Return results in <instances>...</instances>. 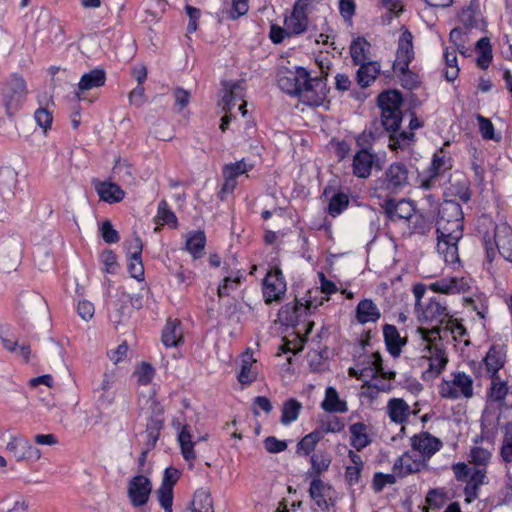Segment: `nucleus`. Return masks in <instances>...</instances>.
Listing matches in <instances>:
<instances>
[{"instance_id":"nucleus-1","label":"nucleus","mask_w":512,"mask_h":512,"mask_svg":"<svg viewBox=\"0 0 512 512\" xmlns=\"http://www.w3.org/2000/svg\"><path fill=\"white\" fill-rule=\"evenodd\" d=\"M464 213L461 205L452 199L441 204L436 221L437 250L448 264L459 262L458 242L463 236Z\"/></svg>"},{"instance_id":"nucleus-2","label":"nucleus","mask_w":512,"mask_h":512,"mask_svg":"<svg viewBox=\"0 0 512 512\" xmlns=\"http://www.w3.org/2000/svg\"><path fill=\"white\" fill-rule=\"evenodd\" d=\"M401 93L396 90L382 92L378 96V105L381 108V123L390 133V148L396 150L408 144L414 137L413 132H399L402 122Z\"/></svg>"},{"instance_id":"nucleus-3","label":"nucleus","mask_w":512,"mask_h":512,"mask_svg":"<svg viewBox=\"0 0 512 512\" xmlns=\"http://www.w3.org/2000/svg\"><path fill=\"white\" fill-rule=\"evenodd\" d=\"M27 86L24 78L14 73L4 83L1 89L3 105L6 113L12 116L18 111L25 102L27 96Z\"/></svg>"},{"instance_id":"nucleus-4","label":"nucleus","mask_w":512,"mask_h":512,"mask_svg":"<svg viewBox=\"0 0 512 512\" xmlns=\"http://www.w3.org/2000/svg\"><path fill=\"white\" fill-rule=\"evenodd\" d=\"M451 380H443L439 385V394L446 399H470L474 395L473 379L464 372H454Z\"/></svg>"},{"instance_id":"nucleus-5","label":"nucleus","mask_w":512,"mask_h":512,"mask_svg":"<svg viewBox=\"0 0 512 512\" xmlns=\"http://www.w3.org/2000/svg\"><path fill=\"white\" fill-rule=\"evenodd\" d=\"M309 73L302 67L295 70H281L278 74V85L282 91L297 96L302 85L307 84Z\"/></svg>"},{"instance_id":"nucleus-6","label":"nucleus","mask_w":512,"mask_h":512,"mask_svg":"<svg viewBox=\"0 0 512 512\" xmlns=\"http://www.w3.org/2000/svg\"><path fill=\"white\" fill-rule=\"evenodd\" d=\"M253 165L245 162L244 159L224 165L222 173L224 177V183L219 192V198L224 200L227 195L232 193L237 186V178L250 171Z\"/></svg>"},{"instance_id":"nucleus-7","label":"nucleus","mask_w":512,"mask_h":512,"mask_svg":"<svg viewBox=\"0 0 512 512\" xmlns=\"http://www.w3.org/2000/svg\"><path fill=\"white\" fill-rule=\"evenodd\" d=\"M348 374L359 380L367 381L368 378H376L380 375L384 379H392L395 377L394 372H385L382 366V358L379 353H372L366 360V365L357 370L350 368Z\"/></svg>"},{"instance_id":"nucleus-8","label":"nucleus","mask_w":512,"mask_h":512,"mask_svg":"<svg viewBox=\"0 0 512 512\" xmlns=\"http://www.w3.org/2000/svg\"><path fill=\"white\" fill-rule=\"evenodd\" d=\"M410 441L412 452L418 454L427 464L431 457L442 447L441 440L428 432L414 435Z\"/></svg>"},{"instance_id":"nucleus-9","label":"nucleus","mask_w":512,"mask_h":512,"mask_svg":"<svg viewBox=\"0 0 512 512\" xmlns=\"http://www.w3.org/2000/svg\"><path fill=\"white\" fill-rule=\"evenodd\" d=\"M151 491V481L144 475L134 476L128 483V498L133 507L144 506L149 500Z\"/></svg>"},{"instance_id":"nucleus-10","label":"nucleus","mask_w":512,"mask_h":512,"mask_svg":"<svg viewBox=\"0 0 512 512\" xmlns=\"http://www.w3.org/2000/svg\"><path fill=\"white\" fill-rule=\"evenodd\" d=\"M297 96H299L302 103L318 107L323 104L326 98L325 83L321 78H311L309 75L307 84L302 85Z\"/></svg>"},{"instance_id":"nucleus-11","label":"nucleus","mask_w":512,"mask_h":512,"mask_svg":"<svg viewBox=\"0 0 512 512\" xmlns=\"http://www.w3.org/2000/svg\"><path fill=\"white\" fill-rule=\"evenodd\" d=\"M6 449L17 461H37L41 458V451L21 436H12Z\"/></svg>"},{"instance_id":"nucleus-12","label":"nucleus","mask_w":512,"mask_h":512,"mask_svg":"<svg viewBox=\"0 0 512 512\" xmlns=\"http://www.w3.org/2000/svg\"><path fill=\"white\" fill-rule=\"evenodd\" d=\"M117 379V368L111 367L105 370L99 385L94 389V394L99 405L109 406L113 404L115 400L113 385L116 383Z\"/></svg>"},{"instance_id":"nucleus-13","label":"nucleus","mask_w":512,"mask_h":512,"mask_svg":"<svg viewBox=\"0 0 512 512\" xmlns=\"http://www.w3.org/2000/svg\"><path fill=\"white\" fill-rule=\"evenodd\" d=\"M286 291V283L280 269L270 271L263 281V296L267 304L279 301Z\"/></svg>"},{"instance_id":"nucleus-14","label":"nucleus","mask_w":512,"mask_h":512,"mask_svg":"<svg viewBox=\"0 0 512 512\" xmlns=\"http://www.w3.org/2000/svg\"><path fill=\"white\" fill-rule=\"evenodd\" d=\"M449 313L444 302L440 298H431L429 302L419 308L417 318L420 322L441 324L446 321Z\"/></svg>"},{"instance_id":"nucleus-15","label":"nucleus","mask_w":512,"mask_h":512,"mask_svg":"<svg viewBox=\"0 0 512 512\" xmlns=\"http://www.w3.org/2000/svg\"><path fill=\"white\" fill-rule=\"evenodd\" d=\"M414 57L413 35L408 29H404L398 41L396 60L393 63L394 71H405Z\"/></svg>"},{"instance_id":"nucleus-16","label":"nucleus","mask_w":512,"mask_h":512,"mask_svg":"<svg viewBox=\"0 0 512 512\" xmlns=\"http://www.w3.org/2000/svg\"><path fill=\"white\" fill-rule=\"evenodd\" d=\"M428 468L429 465L424 462V459H421V457L415 452H412V450L405 452L393 465V470L401 477L418 473Z\"/></svg>"},{"instance_id":"nucleus-17","label":"nucleus","mask_w":512,"mask_h":512,"mask_svg":"<svg viewBox=\"0 0 512 512\" xmlns=\"http://www.w3.org/2000/svg\"><path fill=\"white\" fill-rule=\"evenodd\" d=\"M150 409L152 410V415L146 424V431L144 434L148 449H152L155 446L164 423L163 408L159 403L155 400L151 401Z\"/></svg>"},{"instance_id":"nucleus-18","label":"nucleus","mask_w":512,"mask_h":512,"mask_svg":"<svg viewBox=\"0 0 512 512\" xmlns=\"http://www.w3.org/2000/svg\"><path fill=\"white\" fill-rule=\"evenodd\" d=\"M333 494V488L329 484L323 482L319 477H315L311 481L309 495L322 511L329 510V507L332 505L331 500Z\"/></svg>"},{"instance_id":"nucleus-19","label":"nucleus","mask_w":512,"mask_h":512,"mask_svg":"<svg viewBox=\"0 0 512 512\" xmlns=\"http://www.w3.org/2000/svg\"><path fill=\"white\" fill-rule=\"evenodd\" d=\"M382 208L392 221L409 220L415 211L412 202L406 199L399 201L388 199L382 204Z\"/></svg>"},{"instance_id":"nucleus-20","label":"nucleus","mask_w":512,"mask_h":512,"mask_svg":"<svg viewBox=\"0 0 512 512\" xmlns=\"http://www.w3.org/2000/svg\"><path fill=\"white\" fill-rule=\"evenodd\" d=\"M94 187L102 201L107 203H118L125 197V191L116 183L110 181L94 180Z\"/></svg>"},{"instance_id":"nucleus-21","label":"nucleus","mask_w":512,"mask_h":512,"mask_svg":"<svg viewBox=\"0 0 512 512\" xmlns=\"http://www.w3.org/2000/svg\"><path fill=\"white\" fill-rule=\"evenodd\" d=\"M408 182V170L402 163L392 164L385 173L384 184L389 190H397Z\"/></svg>"},{"instance_id":"nucleus-22","label":"nucleus","mask_w":512,"mask_h":512,"mask_svg":"<svg viewBox=\"0 0 512 512\" xmlns=\"http://www.w3.org/2000/svg\"><path fill=\"white\" fill-rule=\"evenodd\" d=\"M429 356L427 357L429 367L424 372L425 375L430 377L438 376L445 368L448 358L445 355L443 348L440 345L428 346Z\"/></svg>"},{"instance_id":"nucleus-23","label":"nucleus","mask_w":512,"mask_h":512,"mask_svg":"<svg viewBox=\"0 0 512 512\" xmlns=\"http://www.w3.org/2000/svg\"><path fill=\"white\" fill-rule=\"evenodd\" d=\"M130 249L132 252L128 262L129 273L131 277L138 281H142L144 279V266L141 258L143 244L139 237L134 239L131 243Z\"/></svg>"},{"instance_id":"nucleus-24","label":"nucleus","mask_w":512,"mask_h":512,"mask_svg":"<svg viewBox=\"0 0 512 512\" xmlns=\"http://www.w3.org/2000/svg\"><path fill=\"white\" fill-rule=\"evenodd\" d=\"M106 74L102 69H93L82 75L78 83V92L76 97L81 100L80 92L88 91L93 88L101 87L105 84Z\"/></svg>"},{"instance_id":"nucleus-25","label":"nucleus","mask_w":512,"mask_h":512,"mask_svg":"<svg viewBox=\"0 0 512 512\" xmlns=\"http://www.w3.org/2000/svg\"><path fill=\"white\" fill-rule=\"evenodd\" d=\"M381 317V312L370 299L361 300L356 308V319L361 324L376 322Z\"/></svg>"},{"instance_id":"nucleus-26","label":"nucleus","mask_w":512,"mask_h":512,"mask_svg":"<svg viewBox=\"0 0 512 512\" xmlns=\"http://www.w3.org/2000/svg\"><path fill=\"white\" fill-rule=\"evenodd\" d=\"M324 411L330 413H345L348 411L347 403L339 398L334 387H328L325 391V398L321 404Z\"/></svg>"},{"instance_id":"nucleus-27","label":"nucleus","mask_w":512,"mask_h":512,"mask_svg":"<svg viewBox=\"0 0 512 512\" xmlns=\"http://www.w3.org/2000/svg\"><path fill=\"white\" fill-rule=\"evenodd\" d=\"M383 335L388 351L393 356H398L406 341L400 336L397 328L394 325L386 324L383 327Z\"/></svg>"},{"instance_id":"nucleus-28","label":"nucleus","mask_w":512,"mask_h":512,"mask_svg":"<svg viewBox=\"0 0 512 512\" xmlns=\"http://www.w3.org/2000/svg\"><path fill=\"white\" fill-rule=\"evenodd\" d=\"M491 379V385L487 394L488 400L496 402L502 407L503 402H505L511 391V386H508L505 381H501L499 375H495Z\"/></svg>"},{"instance_id":"nucleus-29","label":"nucleus","mask_w":512,"mask_h":512,"mask_svg":"<svg viewBox=\"0 0 512 512\" xmlns=\"http://www.w3.org/2000/svg\"><path fill=\"white\" fill-rule=\"evenodd\" d=\"M373 156L366 150L359 151L353 159V172L360 178H366L371 173Z\"/></svg>"},{"instance_id":"nucleus-30","label":"nucleus","mask_w":512,"mask_h":512,"mask_svg":"<svg viewBox=\"0 0 512 512\" xmlns=\"http://www.w3.org/2000/svg\"><path fill=\"white\" fill-rule=\"evenodd\" d=\"M359 65L357 81L361 87L365 88L376 79L380 72V65L376 61H367Z\"/></svg>"},{"instance_id":"nucleus-31","label":"nucleus","mask_w":512,"mask_h":512,"mask_svg":"<svg viewBox=\"0 0 512 512\" xmlns=\"http://www.w3.org/2000/svg\"><path fill=\"white\" fill-rule=\"evenodd\" d=\"M112 174L115 179L124 184H133L135 171L133 166L126 159L118 158L112 169Z\"/></svg>"},{"instance_id":"nucleus-32","label":"nucleus","mask_w":512,"mask_h":512,"mask_svg":"<svg viewBox=\"0 0 512 512\" xmlns=\"http://www.w3.org/2000/svg\"><path fill=\"white\" fill-rule=\"evenodd\" d=\"M22 305L28 313L46 316L48 307L45 299L36 293L26 294L22 297Z\"/></svg>"},{"instance_id":"nucleus-33","label":"nucleus","mask_w":512,"mask_h":512,"mask_svg":"<svg viewBox=\"0 0 512 512\" xmlns=\"http://www.w3.org/2000/svg\"><path fill=\"white\" fill-rule=\"evenodd\" d=\"M370 53V43L363 37H358L351 43L350 54L355 64L367 62Z\"/></svg>"},{"instance_id":"nucleus-34","label":"nucleus","mask_w":512,"mask_h":512,"mask_svg":"<svg viewBox=\"0 0 512 512\" xmlns=\"http://www.w3.org/2000/svg\"><path fill=\"white\" fill-rule=\"evenodd\" d=\"M388 414L392 421L403 423L409 415V405L400 398H393L388 402Z\"/></svg>"},{"instance_id":"nucleus-35","label":"nucleus","mask_w":512,"mask_h":512,"mask_svg":"<svg viewBox=\"0 0 512 512\" xmlns=\"http://www.w3.org/2000/svg\"><path fill=\"white\" fill-rule=\"evenodd\" d=\"M182 340L180 323L177 320L168 321L162 332V342L166 347H175Z\"/></svg>"},{"instance_id":"nucleus-36","label":"nucleus","mask_w":512,"mask_h":512,"mask_svg":"<svg viewBox=\"0 0 512 512\" xmlns=\"http://www.w3.org/2000/svg\"><path fill=\"white\" fill-rule=\"evenodd\" d=\"M351 445L358 451L364 449L370 444V439L367 434V426L364 423L358 422L350 426Z\"/></svg>"},{"instance_id":"nucleus-37","label":"nucleus","mask_w":512,"mask_h":512,"mask_svg":"<svg viewBox=\"0 0 512 512\" xmlns=\"http://www.w3.org/2000/svg\"><path fill=\"white\" fill-rule=\"evenodd\" d=\"M205 244L206 237L202 231L193 232L187 236L186 249L195 259L202 256Z\"/></svg>"},{"instance_id":"nucleus-38","label":"nucleus","mask_w":512,"mask_h":512,"mask_svg":"<svg viewBox=\"0 0 512 512\" xmlns=\"http://www.w3.org/2000/svg\"><path fill=\"white\" fill-rule=\"evenodd\" d=\"M225 94L222 98V109L231 112V101H241L244 97L243 88L240 83H225Z\"/></svg>"},{"instance_id":"nucleus-39","label":"nucleus","mask_w":512,"mask_h":512,"mask_svg":"<svg viewBox=\"0 0 512 512\" xmlns=\"http://www.w3.org/2000/svg\"><path fill=\"white\" fill-rule=\"evenodd\" d=\"M323 438V432L314 430L305 435L296 446V453L299 455H309L316 447L317 443Z\"/></svg>"},{"instance_id":"nucleus-40","label":"nucleus","mask_w":512,"mask_h":512,"mask_svg":"<svg viewBox=\"0 0 512 512\" xmlns=\"http://www.w3.org/2000/svg\"><path fill=\"white\" fill-rule=\"evenodd\" d=\"M484 362L487 372L491 374V377H494L498 375V371L504 366L505 361L502 353L495 346H492L487 352Z\"/></svg>"},{"instance_id":"nucleus-41","label":"nucleus","mask_w":512,"mask_h":512,"mask_svg":"<svg viewBox=\"0 0 512 512\" xmlns=\"http://www.w3.org/2000/svg\"><path fill=\"white\" fill-rule=\"evenodd\" d=\"M190 512H214L213 501L209 492L201 489L194 494Z\"/></svg>"},{"instance_id":"nucleus-42","label":"nucleus","mask_w":512,"mask_h":512,"mask_svg":"<svg viewBox=\"0 0 512 512\" xmlns=\"http://www.w3.org/2000/svg\"><path fill=\"white\" fill-rule=\"evenodd\" d=\"M463 281L457 278L441 279L432 283L430 289L437 293L453 294L462 289Z\"/></svg>"},{"instance_id":"nucleus-43","label":"nucleus","mask_w":512,"mask_h":512,"mask_svg":"<svg viewBox=\"0 0 512 512\" xmlns=\"http://www.w3.org/2000/svg\"><path fill=\"white\" fill-rule=\"evenodd\" d=\"M255 360L252 358V354L245 353L242 357L241 370L238 374V380L242 384L252 383L257 376V373L252 369V364Z\"/></svg>"},{"instance_id":"nucleus-44","label":"nucleus","mask_w":512,"mask_h":512,"mask_svg":"<svg viewBox=\"0 0 512 512\" xmlns=\"http://www.w3.org/2000/svg\"><path fill=\"white\" fill-rule=\"evenodd\" d=\"M284 24L291 35H298L306 31L308 18L292 12L289 17L285 18Z\"/></svg>"},{"instance_id":"nucleus-45","label":"nucleus","mask_w":512,"mask_h":512,"mask_svg":"<svg viewBox=\"0 0 512 512\" xmlns=\"http://www.w3.org/2000/svg\"><path fill=\"white\" fill-rule=\"evenodd\" d=\"M486 478L485 469L479 468L475 469L474 472L470 475V478L465 487V494L471 496L473 498H477L479 487L484 484V480Z\"/></svg>"},{"instance_id":"nucleus-46","label":"nucleus","mask_w":512,"mask_h":512,"mask_svg":"<svg viewBox=\"0 0 512 512\" xmlns=\"http://www.w3.org/2000/svg\"><path fill=\"white\" fill-rule=\"evenodd\" d=\"M191 438L189 427L185 425L178 435V440L181 446L182 455L187 461L195 459V453L193 450L194 442H192Z\"/></svg>"},{"instance_id":"nucleus-47","label":"nucleus","mask_w":512,"mask_h":512,"mask_svg":"<svg viewBox=\"0 0 512 512\" xmlns=\"http://www.w3.org/2000/svg\"><path fill=\"white\" fill-rule=\"evenodd\" d=\"M495 243L503 258L512 262V233L508 231L504 234L496 233Z\"/></svg>"},{"instance_id":"nucleus-48","label":"nucleus","mask_w":512,"mask_h":512,"mask_svg":"<svg viewBox=\"0 0 512 512\" xmlns=\"http://www.w3.org/2000/svg\"><path fill=\"white\" fill-rule=\"evenodd\" d=\"M301 403L295 399L287 400L282 407L281 423L288 425L298 418Z\"/></svg>"},{"instance_id":"nucleus-49","label":"nucleus","mask_w":512,"mask_h":512,"mask_svg":"<svg viewBox=\"0 0 512 512\" xmlns=\"http://www.w3.org/2000/svg\"><path fill=\"white\" fill-rule=\"evenodd\" d=\"M448 191L450 195L458 197L464 203H467L471 198L469 182L465 178H460L452 182Z\"/></svg>"},{"instance_id":"nucleus-50","label":"nucleus","mask_w":512,"mask_h":512,"mask_svg":"<svg viewBox=\"0 0 512 512\" xmlns=\"http://www.w3.org/2000/svg\"><path fill=\"white\" fill-rule=\"evenodd\" d=\"M311 461V474L318 477L322 472L326 471L330 464L331 458L323 452L315 453L310 458Z\"/></svg>"},{"instance_id":"nucleus-51","label":"nucleus","mask_w":512,"mask_h":512,"mask_svg":"<svg viewBox=\"0 0 512 512\" xmlns=\"http://www.w3.org/2000/svg\"><path fill=\"white\" fill-rule=\"evenodd\" d=\"M349 200L346 194L344 193H337L335 194L328 206L329 214L333 217L339 215L346 207L348 206Z\"/></svg>"},{"instance_id":"nucleus-52","label":"nucleus","mask_w":512,"mask_h":512,"mask_svg":"<svg viewBox=\"0 0 512 512\" xmlns=\"http://www.w3.org/2000/svg\"><path fill=\"white\" fill-rule=\"evenodd\" d=\"M241 277L237 276H226L224 277L222 283L218 286V296L225 297L229 296L233 291H235L240 284Z\"/></svg>"},{"instance_id":"nucleus-53","label":"nucleus","mask_w":512,"mask_h":512,"mask_svg":"<svg viewBox=\"0 0 512 512\" xmlns=\"http://www.w3.org/2000/svg\"><path fill=\"white\" fill-rule=\"evenodd\" d=\"M501 457L505 462H512V424L505 426Z\"/></svg>"},{"instance_id":"nucleus-54","label":"nucleus","mask_w":512,"mask_h":512,"mask_svg":"<svg viewBox=\"0 0 512 512\" xmlns=\"http://www.w3.org/2000/svg\"><path fill=\"white\" fill-rule=\"evenodd\" d=\"M446 493L440 489H431L426 495V503L431 509H440L446 503Z\"/></svg>"},{"instance_id":"nucleus-55","label":"nucleus","mask_w":512,"mask_h":512,"mask_svg":"<svg viewBox=\"0 0 512 512\" xmlns=\"http://www.w3.org/2000/svg\"><path fill=\"white\" fill-rule=\"evenodd\" d=\"M99 232L102 239L108 243H117L120 240V236L117 230L114 229L111 221L105 220L99 227Z\"/></svg>"},{"instance_id":"nucleus-56","label":"nucleus","mask_w":512,"mask_h":512,"mask_svg":"<svg viewBox=\"0 0 512 512\" xmlns=\"http://www.w3.org/2000/svg\"><path fill=\"white\" fill-rule=\"evenodd\" d=\"M157 499L165 512H172L173 489L168 486H160L156 492Z\"/></svg>"},{"instance_id":"nucleus-57","label":"nucleus","mask_w":512,"mask_h":512,"mask_svg":"<svg viewBox=\"0 0 512 512\" xmlns=\"http://www.w3.org/2000/svg\"><path fill=\"white\" fill-rule=\"evenodd\" d=\"M491 459V453L482 447H473L470 450V462L477 466H486Z\"/></svg>"},{"instance_id":"nucleus-58","label":"nucleus","mask_w":512,"mask_h":512,"mask_svg":"<svg viewBox=\"0 0 512 512\" xmlns=\"http://www.w3.org/2000/svg\"><path fill=\"white\" fill-rule=\"evenodd\" d=\"M264 447L268 453L276 454L283 452L287 449L288 444L286 441L278 440L274 436H268L263 441Z\"/></svg>"},{"instance_id":"nucleus-59","label":"nucleus","mask_w":512,"mask_h":512,"mask_svg":"<svg viewBox=\"0 0 512 512\" xmlns=\"http://www.w3.org/2000/svg\"><path fill=\"white\" fill-rule=\"evenodd\" d=\"M137 382L141 385H147L152 381L154 376V369L148 363H142L139 369L135 372Z\"/></svg>"},{"instance_id":"nucleus-60","label":"nucleus","mask_w":512,"mask_h":512,"mask_svg":"<svg viewBox=\"0 0 512 512\" xmlns=\"http://www.w3.org/2000/svg\"><path fill=\"white\" fill-rule=\"evenodd\" d=\"M396 482V477L393 474H383L376 473L373 477V489L376 492H380L383 490L386 484H394Z\"/></svg>"},{"instance_id":"nucleus-61","label":"nucleus","mask_w":512,"mask_h":512,"mask_svg":"<svg viewBox=\"0 0 512 512\" xmlns=\"http://www.w3.org/2000/svg\"><path fill=\"white\" fill-rule=\"evenodd\" d=\"M77 313L82 320L86 322L90 321L95 313L94 304L88 300L79 301L77 306Z\"/></svg>"},{"instance_id":"nucleus-62","label":"nucleus","mask_w":512,"mask_h":512,"mask_svg":"<svg viewBox=\"0 0 512 512\" xmlns=\"http://www.w3.org/2000/svg\"><path fill=\"white\" fill-rule=\"evenodd\" d=\"M157 216L165 224H176L177 222L176 215L168 208L166 201L159 203Z\"/></svg>"},{"instance_id":"nucleus-63","label":"nucleus","mask_w":512,"mask_h":512,"mask_svg":"<svg viewBox=\"0 0 512 512\" xmlns=\"http://www.w3.org/2000/svg\"><path fill=\"white\" fill-rule=\"evenodd\" d=\"M186 13L189 17V23L187 26V31L189 33H193L198 28V22L201 16V11L198 8L192 7L190 5L185 6Z\"/></svg>"},{"instance_id":"nucleus-64","label":"nucleus","mask_w":512,"mask_h":512,"mask_svg":"<svg viewBox=\"0 0 512 512\" xmlns=\"http://www.w3.org/2000/svg\"><path fill=\"white\" fill-rule=\"evenodd\" d=\"M129 102L131 105L136 107H141L146 102L145 97V89L143 84H138L130 93H129Z\"/></svg>"}]
</instances>
